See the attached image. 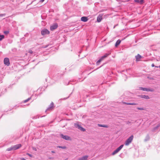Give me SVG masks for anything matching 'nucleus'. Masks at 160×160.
I'll return each instance as SVG.
<instances>
[{
	"label": "nucleus",
	"mask_w": 160,
	"mask_h": 160,
	"mask_svg": "<svg viewBox=\"0 0 160 160\" xmlns=\"http://www.w3.org/2000/svg\"><path fill=\"white\" fill-rule=\"evenodd\" d=\"M151 66L152 67H154L155 66V65H154V64H153V63H152V65H151Z\"/></svg>",
	"instance_id": "nucleus-35"
},
{
	"label": "nucleus",
	"mask_w": 160,
	"mask_h": 160,
	"mask_svg": "<svg viewBox=\"0 0 160 160\" xmlns=\"http://www.w3.org/2000/svg\"><path fill=\"white\" fill-rule=\"evenodd\" d=\"M121 42V41L120 40H119V39L117 41V42H116L115 43V46L116 47H117L120 44Z\"/></svg>",
	"instance_id": "nucleus-18"
},
{
	"label": "nucleus",
	"mask_w": 160,
	"mask_h": 160,
	"mask_svg": "<svg viewBox=\"0 0 160 160\" xmlns=\"http://www.w3.org/2000/svg\"><path fill=\"white\" fill-rule=\"evenodd\" d=\"M60 136L61 138L66 140H71L70 137L68 135H63L62 134H60Z\"/></svg>",
	"instance_id": "nucleus-6"
},
{
	"label": "nucleus",
	"mask_w": 160,
	"mask_h": 160,
	"mask_svg": "<svg viewBox=\"0 0 160 160\" xmlns=\"http://www.w3.org/2000/svg\"><path fill=\"white\" fill-rule=\"evenodd\" d=\"M50 33L49 31L47 29H44L41 31V34L42 36H44L46 35L49 34Z\"/></svg>",
	"instance_id": "nucleus-5"
},
{
	"label": "nucleus",
	"mask_w": 160,
	"mask_h": 160,
	"mask_svg": "<svg viewBox=\"0 0 160 160\" xmlns=\"http://www.w3.org/2000/svg\"><path fill=\"white\" fill-rule=\"evenodd\" d=\"M51 152H52V153H55V152L54 151H52Z\"/></svg>",
	"instance_id": "nucleus-40"
},
{
	"label": "nucleus",
	"mask_w": 160,
	"mask_h": 160,
	"mask_svg": "<svg viewBox=\"0 0 160 160\" xmlns=\"http://www.w3.org/2000/svg\"><path fill=\"white\" fill-rule=\"evenodd\" d=\"M140 97L142 98L148 99H149V96L148 95H140Z\"/></svg>",
	"instance_id": "nucleus-17"
},
{
	"label": "nucleus",
	"mask_w": 160,
	"mask_h": 160,
	"mask_svg": "<svg viewBox=\"0 0 160 160\" xmlns=\"http://www.w3.org/2000/svg\"><path fill=\"white\" fill-rule=\"evenodd\" d=\"M74 126L76 128H78L79 130H81V131L84 132L86 130L85 128H83L82 127L81 125H79L77 123H75L74 124Z\"/></svg>",
	"instance_id": "nucleus-8"
},
{
	"label": "nucleus",
	"mask_w": 160,
	"mask_h": 160,
	"mask_svg": "<svg viewBox=\"0 0 160 160\" xmlns=\"http://www.w3.org/2000/svg\"><path fill=\"white\" fill-rule=\"evenodd\" d=\"M140 1L142 2H144V0H141Z\"/></svg>",
	"instance_id": "nucleus-39"
},
{
	"label": "nucleus",
	"mask_w": 160,
	"mask_h": 160,
	"mask_svg": "<svg viewBox=\"0 0 160 160\" xmlns=\"http://www.w3.org/2000/svg\"><path fill=\"white\" fill-rule=\"evenodd\" d=\"M6 15V14L5 13H4V14H0V17H3V16H5Z\"/></svg>",
	"instance_id": "nucleus-30"
},
{
	"label": "nucleus",
	"mask_w": 160,
	"mask_h": 160,
	"mask_svg": "<svg viewBox=\"0 0 160 160\" xmlns=\"http://www.w3.org/2000/svg\"><path fill=\"white\" fill-rule=\"evenodd\" d=\"M69 96L67 98H63V99H59V101L60 100H66V99H67V98H69Z\"/></svg>",
	"instance_id": "nucleus-32"
},
{
	"label": "nucleus",
	"mask_w": 160,
	"mask_h": 160,
	"mask_svg": "<svg viewBox=\"0 0 160 160\" xmlns=\"http://www.w3.org/2000/svg\"><path fill=\"white\" fill-rule=\"evenodd\" d=\"M69 83H70V82H68V84H66V85H67L68 84H69Z\"/></svg>",
	"instance_id": "nucleus-43"
},
{
	"label": "nucleus",
	"mask_w": 160,
	"mask_h": 160,
	"mask_svg": "<svg viewBox=\"0 0 160 160\" xmlns=\"http://www.w3.org/2000/svg\"><path fill=\"white\" fill-rule=\"evenodd\" d=\"M141 58L142 56L139 54H138V55L135 56L136 61H139Z\"/></svg>",
	"instance_id": "nucleus-14"
},
{
	"label": "nucleus",
	"mask_w": 160,
	"mask_h": 160,
	"mask_svg": "<svg viewBox=\"0 0 160 160\" xmlns=\"http://www.w3.org/2000/svg\"><path fill=\"white\" fill-rule=\"evenodd\" d=\"M12 150H13V149H12V146L11 147L8 148L7 149V151H9Z\"/></svg>",
	"instance_id": "nucleus-23"
},
{
	"label": "nucleus",
	"mask_w": 160,
	"mask_h": 160,
	"mask_svg": "<svg viewBox=\"0 0 160 160\" xmlns=\"http://www.w3.org/2000/svg\"><path fill=\"white\" fill-rule=\"evenodd\" d=\"M138 89L139 90H141L143 91H146L147 92H153L154 91V89L151 88H144L142 87H140Z\"/></svg>",
	"instance_id": "nucleus-2"
},
{
	"label": "nucleus",
	"mask_w": 160,
	"mask_h": 160,
	"mask_svg": "<svg viewBox=\"0 0 160 160\" xmlns=\"http://www.w3.org/2000/svg\"><path fill=\"white\" fill-rule=\"evenodd\" d=\"M124 104H125L127 105H136L138 104V103H130V102H122Z\"/></svg>",
	"instance_id": "nucleus-13"
},
{
	"label": "nucleus",
	"mask_w": 160,
	"mask_h": 160,
	"mask_svg": "<svg viewBox=\"0 0 160 160\" xmlns=\"http://www.w3.org/2000/svg\"><path fill=\"white\" fill-rule=\"evenodd\" d=\"M28 155L29 156H30V157H31V156H32V155H31V154H28Z\"/></svg>",
	"instance_id": "nucleus-38"
},
{
	"label": "nucleus",
	"mask_w": 160,
	"mask_h": 160,
	"mask_svg": "<svg viewBox=\"0 0 160 160\" xmlns=\"http://www.w3.org/2000/svg\"><path fill=\"white\" fill-rule=\"evenodd\" d=\"M31 97L27 99L24 100L23 102L24 103H26V102H28V101L29 100H30L31 99Z\"/></svg>",
	"instance_id": "nucleus-24"
},
{
	"label": "nucleus",
	"mask_w": 160,
	"mask_h": 160,
	"mask_svg": "<svg viewBox=\"0 0 160 160\" xmlns=\"http://www.w3.org/2000/svg\"><path fill=\"white\" fill-rule=\"evenodd\" d=\"M126 123L127 124H128L129 125V124H132V123H133V122H130V121H127L126 122Z\"/></svg>",
	"instance_id": "nucleus-28"
},
{
	"label": "nucleus",
	"mask_w": 160,
	"mask_h": 160,
	"mask_svg": "<svg viewBox=\"0 0 160 160\" xmlns=\"http://www.w3.org/2000/svg\"><path fill=\"white\" fill-rule=\"evenodd\" d=\"M102 14H99L97 18V21L98 22H100L102 19Z\"/></svg>",
	"instance_id": "nucleus-12"
},
{
	"label": "nucleus",
	"mask_w": 160,
	"mask_h": 160,
	"mask_svg": "<svg viewBox=\"0 0 160 160\" xmlns=\"http://www.w3.org/2000/svg\"><path fill=\"white\" fill-rule=\"evenodd\" d=\"M57 148H61L63 149H66V148L65 146H58Z\"/></svg>",
	"instance_id": "nucleus-25"
},
{
	"label": "nucleus",
	"mask_w": 160,
	"mask_h": 160,
	"mask_svg": "<svg viewBox=\"0 0 160 160\" xmlns=\"http://www.w3.org/2000/svg\"><path fill=\"white\" fill-rule=\"evenodd\" d=\"M58 27V24L57 23H55L50 27V29L51 31H53L56 29Z\"/></svg>",
	"instance_id": "nucleus-10"
},
{
	"label": "nucleus",
	"mask_w": 160,
	"mask_h": 160,
	"mask_svg": "<svg viewBox=\"0 0 160 160\" xmlns=\"http://www.w3.org/2000/svg\"><path fill=\"white\" fill-rule=\"evenodd\" d=\"M28 52L30 54H32L33 53V51L32 50H29Z\"/></svg>",
	"instance_id": "nucleus-33"
},
{
	"label": "nucleus",
	"mask_w": 160,
	"mask_h": 160,
	"mask_svg": "<svg viewBox=\"0 0 160 160\" xmlns=\"http://www.w3.org/2000/svg\"><path fill=\"white\" fill-rule=\"evenodd\" d=\"M45 115H44V116H42L41 117H45Z\"/></svg>",
	"instance_id": "nucleus-41"
},
{
	"label": "nucleus",
	"mask_w": 160,
	"mask_h": 160,
	"mask_svg": "<svg viewBox=\"0 0 160 160\" xmlns=\"http://www.w3.org/2000/svg\"><path fill=\"white\" fill-rule=\"evenodd\" d=\"M33 149L35 151H37V149L36 148H33Z\"/></svg>",
	"instance_id": "nucleus-34"
},
{
	"label": "nucleus",
	"mask_w": 160,
	"mask_h": 160,
	"mask_svg": "<svg viewBox=\"0 0 160 160\" xmlns=\"http://www.w3.org/2000/svg\"><path fill=\"white\" fill-rule=\"evenodd\" d=\"M78 160H83L82 159V158H79Z\"/></svg>",
	"instance_id": "nucleus-37"
},
{
	"label": "nucleus",
	"mask_w": 160,
	"mask_h": 160,
	"mask_svg": "<svg viewBox=\"0 0 160 160\" xmlns=\"http://www.w3.org/2000/svg\"><path fill=\"white\" fill-rule=\"evenodd\" d=\"M12 149L13 150H17L22 145L20 144H17L14 146H12Z\"/></svg>",
	"instance_id": "nucleus-11"
},
{
	"label": "nucleus",
	"mask_w": 160,
	"mask_h": 160,
	"mask_svg": "<svg viewBox=\"0 0 160 160\" xmlns=\"http://www.w3.org/2000/svg\"><path fill=\"white\" fill-rule=\"evenodd\" d=\"M44 0H40V2H43L44 1Z\"/></svg>",
	"instance_id": "nucleus-36"
},
{
	"label": "nucleus",
	"mask_w": 160,
	"mask_h": 160,
	"mask_svg": "<svg viewBox=\"0 0 160 160\" xmlns=\"http://www.w3.org/2000/svg\"><path fill=\"white\" fill-rule=\"evenodd\" d=\"M39 118V116H35V117H34L33 118V119H37V118Z\"/></svg>",
	"instance_id": "nucleus-31"
},
{
	"label": "nucleus",
	"mask_w": 160,
	"mask_h": 160,
	"mask_svg": "<svg viewBox=\"0 0 160 160\" xmlns=\"http://www.w3.org/2000/svg\"><path fill=\"white\" fill-rule=\"evenodd\" d=\"M4 38V35H1L0 34V41L2 40Z\"/></svg>",
	"instance_id": "nucleus-26"
},
{
	"label": "nucleus",
	"mask_w": 160,
	"mask_h": 160,
	"mask_svg": "<svg viewBox=\"0 0 160 160\" xmlns=\"http://www.w3.org/2000/svg\"><path fill=\"white\" fill-rule=\"evenodd\" d=\"M159 127H160V123L158 124L156 127H154L152 131H154L157 129Z\"/></svg>",
	"instance_id": "nucleus-19"
},
{
	"label": "nucleus",
	"mask_w": 160,
	"mask_h": 160,
	"mask_svg": "<svg viewBox=\"0 0 160 160\" xmlns=\"http://www.w3.org/2000/svg\"><path fill=\"white\" fill-rule=\"evenodd\" d=\"M123 145H120L118 148L116 149L115 151H114L112 153V155H114L119 152L123 148Z\"/></svg>",
	"instance_id": "nucleus-7"
},
{
	"label": "nucleus",
	"mask_w": 160,
	"mask_h": 160,
	"mask_svg": "<svg viewBox=\"0 0 160 160\" xmlns=\"http://www.w3.org/2000/svg\"><path fill=\"white\" fill-rule=\"evenodd\" d=\"M48 47V46H46L44 48H46L47 47Z\"/></svg>",
	"instance_id": "nucleus-42"
},
{
	"label": "nucleus",
	"mask_w": 160,
	"mask_h": 160,
	"mask_svg": "<svg viewBox=\"0 0 160 160\" xmlns=\"http://www.w3.org/2000/svg\"><path fill=\"white\" fill-rule=\"evenodd\" d=\"M141 0H134L135 2H137L138 3H139L141 4H142L143 2H141Z\"/></svg>",
	"instance_id": "nucleus-21"
},
{
	"label": "nucleus",
	"mask_w": 160,
	"mask_h": 160,
	"mask_svg": "<svg viewBox=\"0 0 160 160\" xmlns=\"http://www.w3.org/2000/svg\"><path fill=\"white\" fill-rule=\"evenodd\" d=\"M137 109L139 110H145V109L144 108H138V107L137 108Z\"/></svg>",
	"instance_id": "nucleus-27"
},
{
	"label": "nucleus",
	"mask_w": 160,
	"mask_h": 160,
	"mask_svg": "<svg viewBox=\"0 0 160 160\" xmlns=\"http://www.w3.org/2000/svg\"><path fill=\"white\" fill-rule=\"evenodd\" d=\"M88 20L87 17H82L81 18V20L84 22H87Z\"/></svg>",
	"instance_id": "nucleus-15"
},
{
	"label": "nucleus",
	"mask_w": 160,
	"mask_h": 160,
	"mask_svg": "<svg viewBox=\"0 0 160 160\" xmlns=\"http://www.w3.org/2000/svg\"><path fill=\"white\" fill-rule=\"evenodd\" d=\"M67 160V159H66V160Z\"/></svg>",
	"instance_id": "nucleus-45"
},
{
	"label": "nucleus",
	"mask_w": 160,
	"mask_h": 160,
	"mask_svg": "<svg viewBox=\"0 0 160 160\" xmlns=\"http://www.w3.org/2000/svg\"><path fill=\"white\" fill-rule=\"evenodd\" d=\"M98 126L99 127H104V128H107L108 127V126L105 125H102V124H98Z\"/></svg>",
	"instance_id": "nucleus-20"
},
{
	"label": "nucleus",
	"mask_w": 160,
	"mask_h": 160,
	"mask_svg": "<svg viewBox=\"0 0 160 160\" xmlns=\"http://www.w3.org/2000/svg\"><path fill=\"white\" fill-rule=\"evenodd\" d=\"M9 33V31H5L4 32V33L5 34H8Z\"/></svg>",
	"instance_id": "nucleus-29"
},
{
	"label": "nucleus",
	"mask_w": 160,
	"mask_h": 160,
	"mask_svg": "<svg viewBox=\"0 0 160 160\" xmlns=\"http://www.w3.org/2000/svg\"><path fill=\"white\" fill-rule=\"evenodd\" d=\"M110 53L109 52V53H106L103 56H102L101 57V58L97 62L96 64L97 65H98L99 64L100 62L103 60L104 58L106 57H107L110 54Z\"/></svg>",
	"instance_id": "nucleus-1"
},
{
	"label": "nucleus",
	"mask_w": 160,
	"mask_h": 160,
	"mask_svg": "<svg viewBox=\"0 0 160 160\" xmlns=\"http://www.w3.org/2000/svg\"><path fill=\"white\" fill-rule=\"evenodd\" d=\"M133 138V135H132L125 142V145L126 146L128 145L132 142Z\"/></svg>",
	"instance_id": "nucleus-4"
},
{
	"label": "nucleus",
	"mask_w": 160,
	"mask_h": 160,
	"mask_svg": "<svg viewBox=\"0 0 160 160\" xmlns=\"http://www.w3.org/2000/svg\"><path fill=\"white\" fill-rule=\"evenodd\" d=\"M159 68H160V66H159Z\"/></svg>",
	"instance_id": "nucleus-44"
},
{
	"label": "nucleus",
	"mask_w": 160,
	"mask_h": 160,
	"mask_svg": "<svg viewBox=\"0 0 160 160\" xmlns=\"http://www.w3.org/2000/svg\"><path fill=\"white\" fill-rule=\"evenodd\" d=\"M54 103L52 102L50 105L48 107L45 111V112L47 113H48L49 112L51 111L53 109Z\"/></svg>",
	"instance_id": "nucleus-3"
},
{
	"label": "nucleus",
	"mask_w": 160,
	"mask_h": 160,
	"mask_svg": "<svg viewBox=\"0 0 160 160\" xmlns=\"http://www.w3.org/2000/svg\"><path fill=\"white\" fill-rule=\"evenodd\" d=\"M88 156H85L82 157V159L83 160H87V159L88 158Z\"/></svg>",
	"instance_id": "nucleus-22"
},
{
	"label": "nucleus",
	"mask_w": 160,
	"mask_h": 160,
	"mask_svg": "<svg viewBox=\"0 0 160 160\" xmlns=\"http://www.w3.org/2000/svg\"><path fill=\"white\" fill-rule=\"evenodd\" d=\"M150 136L148 134L147 135L145 138L144 140L145 142H147L149 141L150 139Z\"/></svg>",
	"instance_id": "nucleus-16"
},
{
	"label": "nucleus",
	"mask_w": 160,
	"mask_h": 160,
	"mask_svg": "<svg viewBox=\"0 0 160 160\" xmlns=\"http://www.w3.org/2000/svg\"><path fill=\"white\" fill-rule=\"evenodd\" d=\"M4 63L5 65L9 66L10 64L9 58H5L4 59Z\"/></svg>",
	"instance_id": "nucleus-9"
}]
</instances>
